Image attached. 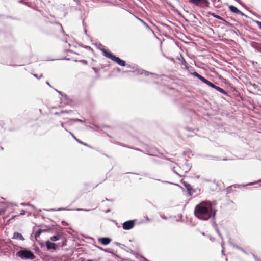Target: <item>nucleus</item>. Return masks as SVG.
<instances>
[{
    "label": "nucleus",
    "instance_id": "nucleus-1",
    "mask_svg": "<svg viewBox=\"0 0 261 261\" xmlns=\"http://www.w3.org/2000/svg\"><path fill=\"white\" fill-rule=\"evenodd\" d=\"M194 213L198 219L207 220L211 217H215L216 210L210 202L203 201L195 206Z\"/></svg>",
    "mask_w": 261,
    "mask_h": 261
},
{
    "label": "nucleus",
    "instance_id": "nucleus-2",
    "mask_svg": "<svg viewBox=\"0 0 261 261\" xmlns=\"http://www.w3.org/2000/svg\"><path fill=\"white\" fill-rule=\"evenodd\" d=\"M192 75L198 78V79H199L200 81H201L203 83H204V84H206L207 85H208V86L216 89L217 91H219V92L224 94V95H228V93L227 92L225 91L224 89H223L222 88L214 85V84H213L212 83H211L210 81H208L207 80H206V79H205L204 77H203L202 76H201V75L199 74L197 72H194Z\"/></svg>",
    "mask_w": 261,
    "mask_h": 261
},
{
    "label": "nucleus",
    "instance_id": "nucleus-3",
    "mask_svg": "<svg viewBox=\"0 0 261 261\" xmlns=\"http://www.w3.org/2000/svg\"><path fill=\"white\" fill-rule=\"evenodd\" d=\"M103 54L104 56L112 61L117 63L118 65L121 66H126V62L125 61L120 59L119 58L116 57L115 55H113L112 53L108 52L105 49L102 50Z\"/></svg>",
    "mask_w": 261,
    "mask_h": 261
},
{
    "label": "nucleus",
    "instance_id": "nucleus-4",
    "mask_svg": "<svg viewBox=\"0 0 261 261\" xmlns=\"http://www.w3.org/2000/svg\"><path fill=\"white\" fill-rule=\"evenodd\" d=\"M16 254L22 259H33L35 257L31 251L27 250H20Z\"/></svg>",
    "mask_w": 261,
    "mask_h": 261
},
{
    "label": "nucleus",
    "instance_id": "nucleus-5",
    "mask_svg": "<svg viewBox=\"0 0 261 261\" xmlns=\"http://www.w3.org/2000/svg\"><path fill=\"white\" fill-rule=\"evenodd\" d=\"M191 3L195 5L201 7L205 8L208 6L209 2L208 0H189Z\"/></svg>",
    "mask_w": 261,
    "mask_h": 261
},
{
    "label": "nucleus",
    "instance_id": "nucleus-6",
    "mask_svg": "<svg viewBox=\"0 0 261 261\" xmlns=\"http://www.w3.org/2000/svg\"><path fill=\"white\" fill-rule=\"evenodd\" d=\"M133 72L135 74H137V75H139V74H144L146 76H149V75H151L152 76V77L153 79H157V77H158V75L156 74H153V73H151L145 71H144V70H143L142 69H136L135 71H133Z\"/></svg>",
    "mask_w": 261,
    "mask_h": 261
},
{
    "label": "nucleus",
    "instance_id": "nucleus-7",
    "mask_svg": "<svg viewBox=\"0 0 261 261\" xmlns=\"http://www.w3.org/2000/svg\"><path fill=\"white\" fill-rule=\"evenodd\" d=\"M135 222L134 220H129L124 222L122 227L124 230H130L134 227Z\"/></svg>",
    "mask_w": 261,
    "mask_h": 261
},
{
    "label": "nucleus",
    "instance_id": "nucleus-8",
    "mask_svg": "<svg viewBox=\"0 0 261 261\" xmlns=\"http://www.w3.org/2000/svg\"><path fill=\"white\" fill-rule=\"evenodd\" d=\"M229 9L230 11L234 13H236L237 14H240L242 16H245V14L240 11L237 8H236L235 6L233 5H230L229 6Z\"/></svg>",
    "mask_w": 261,
    "mask_h": 261
},
{
    "label": "nucleus",
    "instance_id": "nucleus-9",
    "mask_svg": "<svg viewBox=\"0 0 261 261\" xmlns=\"http://www.w3.org/2000/svg\"><path fill=\"white\" fill-rule=\"evenodd\" d=\"M99 242L104 245H108L111 242V239L108 238H101L98 239Z\"/></svg>",
    "mask_w": 261,
    "mask_h": 261
},
{
    "label": "nucleus",
    "instance_id": "nucleus-10",
    "mask_svg": "<svg viewBox=\"0 0 261 261\" xmlns=\"http://www.w3.org/2000/svg\"><path fill=\"white\" fill-rule=\"evenodd\" d=\"M46 247L47 249L50 250V249H54L55 250L56 248V244L54 243H53L49 241H47L46 242Z\"/></svg>",
    "mask_w": 261,
    "mask_h": 261
},
{
    "label": "nucleus",
    "instance_id": "nucleus-11",
    "mask_svg": "<svg viewBox=\"0 0 261 261\" xmlns=\"http://www.w3.org/2000/svg\"><path fill=\"white\" fill-rule=\"evenodd\" d=\"M184 185L187 189V191H188L189 194L190 195H192L194 191L193 190V188L191 185L187 182H184Z\"/></svg>",
    "mask_w": 261,
    "mask_h": 261
},
{
    "label": "nucleus",
    "instance_id": "nucleus-12",
    "mask_svg": "<svg viewBox=\"0 0 261 261\" xmlns=\"http://www.w3.org/2000/svg\"><path fill=\"white\" fill-rule=\"evenodd\" d=\"M13 238L15 239H19L21 240H24V238H23L22 235L21 233H19V232H14Z\"/></svg>",
    "mask_w": 261,
    "mask_h": 261
},
{
    "label": "nucleus",
    "instance_id": "nucleus-13",
    "mask_svg": "<svg viewBox=\"0 0 261 261\" xmlns=\"http://www.w3.org/2000/svg\"><path fill=\"white\" fill-rule=\"evenodd\" d=\"M70 133V134L71 135V136L77 142H79V143L81 144H83L85 146H88V144L84 143V142H83L82 141H81V140H80V139H77L75 136L70 132H69Z\"/></svg>",
    "mask_w": 261,
    "mask_h": 261
},
{
    "label": "nucleus",
    "instance_id": "nucleus-14",
    "mask_svg": "<svg viewBox=\"0 0 261 261\" xmlns=\"http://www.w3.org/2000/svg\"><path fill=\"white\" fill-rule=\"evenodd\" d=\"M210 14L214 18H216L219 20H222V21H224V19L221 17V16L216 14L215 13H210Z\"/></svg>",
    "mask_w": 261,
    "mask_h": 261
},
{
    "label": "nucleus",
    "instance_id": "nucleus-15",
    "mask_svg": "<svg viewBox=\"0 0 261 261\" xmlns=\"http://www.w3.org/2000/svg\"><path fill=\"white\" fill-rule=\"evenodd\" d=\"M60 236L56 235V236H54L51 237L50 238V240L51 241H56L59 240L60 239Z\"/></svg>",
    "mask_w": 261,
    "mask_h": 261
},
{
    "label": "nucleus",
    "instance_id": "nucleus-16",
    "mask_svg": "<svg viewBox=\"0 0 261 261\" xmlns=\"http://www.w3.org/2000/svg\"><path fill=\"white\" fill-rule=\"evenodd\" d=\"M233 247H234L235 248L237 249H239L240 250H241L242 252H243V253L247 254L248 253L245 251L243 248H242L241 247H239V246H238L237 245H236V244H233Z\"/></svg>",
    "mask_w": 261,
    "mask_h": 261
},
{
    "label": "nucleus",
    "instance_id": "nucleus-17",
    "mask_svg": "<svg viewBox=\"0 0 261 261\" xmlns=\"http://www.w3.org/2000/svg\"><path fill=\"white\" fill-rule=\"evenodd\" d=\"M70 121H73L75 122H81V123H85V121L82 119L74 118V119H70Z\"/></svg>",
    "mask_w": 261,
    "mask_h": 261
},
{
    "label": "nucleus",
    "instance_id": "nucleus-18",
    "mask_svg": "<svg viewBox=\"0 0 261 261\" xmlns=\"http://www.w3.org/2000/svg\"><path fill=\"white\" fill-rule=\"evenodd\" d=\"M99 248L101 250H102V251H105L106 252L111 253V254H113V252H112V251L110 249H102L101 248Z\"/></svg>",
    "mask_w": 261,
    "mask_h": 261
},
{
    "label": "nucleus",
    "instance_id": "nucleus-19",
    "mask_svg": "<svg viewBox=\"0 0 261 261\" xmlns=\"http://www.w3.org/2000/svg\"><path fill=\"white\" fill-rule=\"evenodd\" d=\"M42 231L41 229H38L36 233H35V237L37 238V237H39L41 233H42Z\"/></svg>",
    "mask_w": 261,
    "mask_h": 261
},
{
    "label": "nucleus",
    "instance_id": "nucleus-20",
    "mask_svg": "<svg viewBox=\"0 0 261 261\" xmlns=\"http://www.w3.org/2000/svg\"><path fill=\"white\" fill-rule=\"evenodd\" d=\"M256 48L258 51L261 53V44L257 45Z\"/></svg>",
    "mask_w": 261,
    "mask_h": 261
},
{
    "label": "nucleus",
    "instance_id": "nucleus-21",
    "mask_svg": "<svg viewBox=\"0 0 261 261\" xmlns=\"http://www.w3.org/2000/svg\"><path fill=\"white\" fill-rule=\"evenodd\" d=\"M181 60H182V61H181V64L182 65H186L187 64V62H186V60L183 58L182 57H181Z\"/></svg>",
    "mask_w": 261,
    "mask_h": 261
},
{
    "label": "nucleus",
    "instance_id": "nucleus-22",
    "mask_svg": "<svg viewBox=\"0 0 261 261\" xmlns=\"http://www.w3.org/2000/svg\"><path fill=\"white\" fill-rule=\"evenodd\" d=\"M72 112V111L70 110V111H67V110H63V111H61V113H62L63 114L64 113H70Z\"/></svg>",
    "mask_w": 261,
    "mask_h": 261
},
{
    "label": "nucleus",
    "instance_id": "nucleus-23",
    "mask_svg": "<svg viewBox=\"0 0 261 261\" xmlns=\"http://www.w3.org/2000/svg\"><path fill=\"white\" fill-rule=\"evenodd\" d=\"M172 171H173V172H174V173H176V174H177V175H179V174L177 173V171H176V170H175V167H174V166H172Z\"/></svg>",
    "mask_w": 261,
    "mask_h": 261
},
{
    "label": "nucleus",
    "instance_id": "nucleus-24",
    "mask_svg": "<svg viewBox=\"0 0 261 261\" xmlns=\"http://www.w3.org/2000/svg\"><path fill=\"white\" fill-rule=\"evenodd\" d=\"M73 121H70V119L67 121L65 123L68 124L69 125H72L73 124Z\"/></svg>",
    "mask_w": 261,
    "mask_h": 261
},
{
    "label": "nucleus",
    "instance_id": "nucleus-25",
    "mask_svg": "<svg viewBox=\"0 0 261 261\" xmlns=\"http://www.w3.org/2000/svg\"><path fill=\"white\" fill-rule=\"evenodd\" d=\"M252 256L256 261H260L259 259L254 254L252 253Z\"/></svg>",
    "mask_w": 261,
    "mask_h": 261
},
{
    "label": "nucleus",
    "instance_id": "nucleus-26",
    "mask_svg": "<svg viewBox=\"0 0 261 261\" xmlns=\"http://www.w3.org/2000/svg\"><path fill=\"white\" fill-rule=\"evenodd\" d=\"M61 126H62V127L64 128L66 131H67V129L64 127V125L65 123V122H61Z\"/></svg>",
    "mask_w": 261,
    "mask_h": 261
},
{
    "label": "nucleus",
    "instance_id": "nucleus-27",
    "mask_svg": "<svg viewBox=\"0 0 261 261\" xmlns=\"http://www.w3.org/2000/svg\"><path fill=\"white\" fill-rule=\"evenodd\" d=\"M215 229L217 231V232L218 233V235L221 237L222 238V236H221V234L220 233V231H219V230L218 229V228H217V226H216V228H215Z\"/></svg>",
    "mask_w": 261,
    "mask_h": 261
},
{
    "label": "nucleus",
    "instance_id": "nucleus-28",
    "mask_svg": "<svg viewBox=\"0 0 261 261\" xmlns=\"http://www.w3.org/2000/svg\"><path fill=\"white\" fill-rule=\"evenodd\" d=\"M25 214V211L24 210H22L21 211V213L20 214V215H24Z\"/></svg>",
    "mask_w": 261,
    "mask_h": 261
},
{
    "label": "nucleus",
    "instance_id": "nucleus-29",
    "mask_svg": "<svg viewBox=\"0 0 261 261\" xmlns=\"http://www.w3.org/2000/svg\"><path fill=\"white\" fill-rule=\"evenodd\" d=\"M143 24L147 29H150L149 26L147 24V23L145 22H143Z\"/></svg>",
    "mask_w": 261,
    "mask_h": 261
},
{
    "label": "nucleus",
    "instance_id": "nucleus-30",
    "mask_svg": "<svg viewBox=\"0 0 261 261\" xmlns=\"http://www.w3.org/2000/svg\"><path fill=\"white\" fill-rule=\"evenodd\" d=\"M256 23L257 24V25L259 27V29L261 30V22H260V21H256Z\"/></svg>",
    "mask_w": 261,
    "mask_h": 261
},
{
    "label": "nucleus",
    "instance_id": "nucleus-31",
    "mask_svg": "<svg viewBox=\"0 0 261 261\" xmlns=\"http://www.w3.org/2000/svg\"><path fill=\"white\" fill-rule=\"evenodd\" d=\"M62 114H63L62 113H61V112H56L54 113L55 115H61Z\"/></svg>",
    "mask_w": 261,
    "mask_h": 261
},
{
    "label": "nucleus",
    "instance_id": "nucleus-32",
    "mask_svg": "<svg viewBox=\"0 0 261 261\" xmlns=\"http://www.w3.org/2000/svg\"><path fill=\"white\" fill-rule=\"evenodd\" d=\"M78 211H89V210H87V209H82V208H80V209H77Z\"/></svg>",
    "mask_w": 261,
    "mask_h": 261
},
{
    "label": "nucleus",
    "instance_id": "nucleus-33",
    "mask_svg": "<svg viewBox=\"0 0 261 261\" xmlns=\"http://www.w3.org/2000/svg\"><path fill=\"white\" fill-rule=\"evenodd\" d=\"M115 244H116V245L117 246H120L122 245L121 244H120V243H119V242H116V243H115Z\"/></svg>",
    "mask_w": 261,
    "mask_h": 261
},
{
    "label": "nucleus",
    "instance_id": "nucleus-34",
    "mask_svg": "<svg viewBox=\"0 0 261 261\" xmlns=\"http://www.w3.org/2000/svg\"><path fill=\"white\" fill-rule=\"evenodd\" d=\"M258 182H261V179H260V180H259L258 181ZM257 182H258V181H257V182H252V183L249 184V185H254V184H256V183H257Z\"/></svg>",
    "mask_w": 261,
    "mask_h": 261
},
{
    "label": "nucleus",
    "instance_id": "nucleus-35",
    "mask_svg": "<svg viewBox=\"0 0 261 261\" xmlns=\"http://www.w3.org/2000/svg\"><path fill=\"white\" fill-rule=\"evenodd\" d=\"M126 66L128 67V68H132V69H134V67H131V66L130 65H128V64H127L126 65Z\"/></svg>",
    "mask_w": 261,
    "mask_h": 261
},
{
    "label": "nucleus",
    "instance_id": "nucleus-36",
    "mask_svg": "<svg viewBox=\"0 0 261 261\" xmlns=\"http://www.w3.org/2000/svg\"><path fill=\"white\" fill-rule=\"evenodd\" d=\"M161 218L165 220L167 219V217L165 216H161Z\"/></svg>",
    "mask_w": 261,
    "mask_h": 261
},
{
    "label": "nucleus",
    "instance_id": "nucleus-37",
    "mask_svg": "<svg viewBox=\"0 0 261 261\" xmlns=\"http://www.w3.org/2000/svg\"><path fill=\"white\" fill-rule=\"evenodd\" d=\"M21 204H22V205H29V206H32L31 204H29V203H27V204H25V203H22Z\"/></svg>",
    "mask_w": 261,
    "mask_h": 261
},
{
    "label": "nucleus",
    "instance_id": "nucleus-38",
    "mask_svg": "<svg viewBox=\"0 0 261 261\" xmlns=\"http://www.w3.org/2000/svg\"><path fill=\"white\" fill-rule=\"evenodd\" d=\"M56 91L58 93H59L60 94H61V95H63L61 92H60V91H59L57 90V89L56 90Z\"/></svg>",
    "mask_w": 261,
    "mask_h": 261
},
{
    "label": "nucleus",
    "instance_id": "nucleus-39",
    "mask_svg": "<svg viewBox=\"0 0 261 261\" xmlns=\"http://www.w3.org/2000/svg\"><path fill=\"white\" fill-rule=\"evenodd\" d=\"M56 91L58 93H59L60 94H61V95H63L61 92H60V91H59L57 90V89L56 90Z\"/></svg>",
    "mask_w": 261,
    "mask_h": 261
},
{
    "label": "nucleus",
    "instance_id": "nucleus-40",
    "mask_svg": "<svg viewBox=\"0 0 261 261\" xmlns=\"http://www.w3.org/2000/svg\"><path fill=\"white\" fill-rule=\"evenodd\" d=\"M221 246H222V248H223V243H222ZM222 254L224 253V250H223V249L222 250Z\"/></svg>",
    "mask_w": 261,
    "mask_h": 261
},
{
    "label": "nucleus",
    "instance_id": "nucleus-41",
    "mask_svg": "<svg viewBox=\"0 0 261 261\" xmlns=\"http://www.w3.org/2000/svg\"><path fill=\"white\" fill-rule=\"evenodd\" d=\"M82 62H83V63L85 64H86L87 63V62L86 61H85V60H83V61H82Z\"/></svg>",
    "mask_w": 261,
    "mask_h": 261
},
{
    "label": "nucleus",
    "instance_id": "nucleus-42",
    "mask_svg": "<svg viewBox=\"0 0 261 261\" xmlns=\"http://www.w3.org/2000/svg\"><path fill=\"white\" fill-rule=\"evenodd\" d=\"M136 18H137V19L138 20H139V21H140V22H141V21H142V20L141 19H140V18H138V17H136Z\"/></svg>",
    "mask_w": 261,
    "mask_h": 261
},
{
    "label": "nucleus",
    "instance_id": "nucleus-43",
    "mask_svg": "<svg viewBox=\"0 0 261 261\" xmlns=\"http://www.w3.org/2000/svg\"><path fill=\"white\" fill-rule=\"evenodd\" d=\"M46 84H47L48 85H49V86H50V84L49 83V82H46Z\"/></svg>",
    "mask_w": 261,
    "mask_h": 261
},
{
    "label": "nucleus",
    "instance_id": "nucleus-44",
    "mask_svg": "<svg viewBox=\"0 0 261 261\" xmlns=\"http://www.w3.org/2000/svg\"><path fill=\"white\" fill-rule=\"evenodd\" d=\"M65 210V208H59V211H61V210Z\"/></svg>",
    "mask_w": 261,
    "mask_h": 261
},
{
    "label": "nucleus",
    "instance_id": "nucleus-45",
    "mask_svg": "<svg viewBox=\"0 0 261 261\" xmlns=\"http://www.w3.org/2000/svg\"><path fill=\"white\" fill-rule=\"evenodd\" d=\"M34 76L37 78H38V76H37V74H34Z\"/></svg>",
    "mask_w": 261,
    "mask_h": 261
},
{
    "label": "nucleus",
    "instance_id": "nucleus-46",
    "mask_svg": "<svg viewBox=\"0 0 261 261\" xmlns=\"http://www.w3.org/2000/svg\"><path fill=\"white\" fill-rule=\"evenodd\" d=\"M17 216H13L11 219H13L14 217H16Z\"/></svg>",
    "mask_w": 261,
    "mask_h": 261
},
{
    "label": "nucleus",
    "instance_id": "nucleus-47",
    "mask_svg": "<svg viewBox=\"0 0 261 261\" xmlns=\"http://www.w3.org/2000/svg\"><path fill=\"white\" fill-rule=\"evenodd\" d=\"M1 149L2 150H3V148L2 147H1Z\"/></svg>",
    "mask_w": 261,
    "mask_h": 261
},
{
    "label": "nucleus",
    "instance_id": "nucleus-48",
    "mask_svg": "<svg viewBox=\"0 0 261 261\" xmlns=\"http://www.w3.org/2000/svg\"><path fill=\"white\" fill-rule=\"evenodd\" d=\"M188 170H189V169H188V170H186V171L185 172V173H187V171H188Z\"/></svg>",
    "mask_w": 261,
    "mask_h": 261
},
{
    "label": "nucleus",
    "instance_id": "nucleus-49",
    "mask_svg": "<svg viewBox=\"0 0 261 261\" xmlns=\"http://www.w3.org/2000/svg\"><path fill=\"white\" fill-rule=\"evenodd\" d=\"M109 211H110V210H108L107 211V212H109Z\"/></svg>",
    "mask_w": 261,
    "mask_h": 261
},
{
    "label": "nucleus",
    "instance_id": "nucleus-50",
    "mask_svg": "<svg viewBox=\"0 0 261 261\" xmlns=\"http://www.w3.org/2000/svg\"><path fill=\"white\" fill-rule=\"evenodd\" d=\"M87 31L86 30H85V33H86Z\"/></svg>",
    "mask_w": 261,
    "mask_h": 261
},
{
    "label": "nucleus",
    "instance_id": "nucleus-51",
    "mask_svg": "<svg viewBox=\"0 0 261 261\" xmlns=\"http://www.w3.org/2000/svg\"><path fill=\"white\" fill-rule=\"evenodd\" d=\"M141 22L143 24V22H144V21L142 20V21H141Z\"/></svg>",
    "mask_w": 261,
    "mask_h": 261
}]
</instances>
